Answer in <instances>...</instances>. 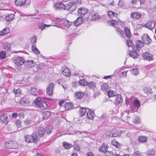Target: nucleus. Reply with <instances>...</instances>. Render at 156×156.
Instances as JSON below:
<instances>
[{"mask_svg":"<svg viewBox=\"0 0 156 156\" xmlns=\"http://www.w3.org/2000/svg\"><path fill=\"white\" fill-rule=\"evenodd\" d=\"M81 4V0H73L72 2H68L64 5L63 9L73 12L76 9V6Z\"/></svg>","mask_w":156,"mask_h":156,"instance_id":"f257e3e1","label":"nucleus"},{"mask_svg":"<svg viewBox=\"0 0 156 156\" xmlns=\"http://www.w3.org/2000/svg\"><path fill=\"white\" fill-rule=\"evenodd\" d=\"M25 141L27 143H34L37 142L38 137L36 133H33L31 135H26L24 136Z\"/></svg>","mask_w":156,"mask_h":156,"instance_id":"f03ea898","label":"nucleus"},{"mask_svg":"<svg viewBox=\"0 0 156 156\" xmlns=\"http://www.w3.org/2000/svg\"><path fill=\"white\" fill-rule=\"evenodd\" d=\"M41 98H38L34 100V102L36 105L42 109H45L48 107L47 103L41 101Z\"/></svg>","mask_w":156,"mask_h":156,"instance_id":"7ed1b4c3","label":"nucleus"},{"mask_svg":"<svg viewBox=\"0 0 156 156\" xmlns=\"http://www.w3.org/2000/svg\"><path fill=\"white\" fill-rule=\"evenodd\" d=\"M14 63L18 66H20L24 64L25 60L22 57L17 56L16 57L13 61Z\"/></svg>","mask_w":156,"mask_h":156,"instance_id":"20e7f679","label":"nucleus"},{"mask_svg":"<svg viewBox=\"0 0 156 156\" xmlns=\"http://www.w3.org/2000/svg\"><path fill=\"white\" fill-rule=\"evenodd\" d=\"M5 146L7 148L13 149L17 148L18 145L16 142L13 141H9L5 143Z\"/></svg>","mask_w":156,"mask_h":156,"instance_id":"39448f33","label":"nucleus"},{"mask_svg":"<svg viewBox=\"0 0 156 156\" xmlns=\"http://www.w3.org/2000/svg\"><path fill=\"white\" fill-rule=\"evenodd\" d=\"M57 22L66 27H69L72 24L71 22L65 19H57Z\"/></svg>","mask_w":156,"mask_h":156,"instance_id":"423d86ee","label":"nucleus"},{"mask_svg":"<svg viewBox=\"0 0 156 156\" xmlns=\"http://www.w3.org/2000/svg\"><path fill=\"white\" fill-rule=\"evenodd\" d=\"M54 84L52 83L49 84L46 89L47 94L49 96H51L53 93Z\"/></svg>","mask_w":156,"mask_h":156,"instance_id":"0eeeda50","label":"nucleus"},{"mask_svg":"<svg viewBox=\"0 0 156 156\" xmlns=\"http://www.w3.org/2000/svg\"><path fill=\"white\" fill-rule=\"evenodd\" d=\"M142 56L145 59L148 61H150L153 60V55L152 54L148 52L143 53L142 54Z\"/></svg>","mask_w":156,"mask_h":156,"instance_id":"6e6552de","label":"nucleus"},{"mask_svg":"<svg viewBox=\"0 0 156 156\" xmlns=\"http://www.w3.org/2000/svg\"><path fill=\"white\" fill-rule=\"evenodd\" d=\"M88 12V9L86 8H80L78 10V15L80 17H82L87 14Z\"/></svg>","mask_w":156,"mask_h":156,"instance_id":"1a4fd4ad","label":"nucleus"},{"mask_svg":"<svg viewBox=\"0 0 156 156\" xmlns=\"http://www.w3.org/2000/svg\"><path fill=\"white\" fill-rule=\"evenodd\" d=\"M142 41L147 45L150 44L151 42V40L147 34H144L142 37Z\"/></svg>","mask_w":156,"mask_h":156,"instance_id":"9d476101","label":"nucleus"},{"mask_svg":"<svg viewBox=\"0 0 156 156\" xmlns=\"http://www.w3.org/2000/svg\"><path fill=\"white\" fill-rule=\"evenodd\" d=\"M35 63L32 60H27L24 62V67L27 68H29L34 67Z\"/></svg>","mask_w":156,"mask_h":156,"instance_id":"9b49d317","label":"nucleus"},{"mask_svg":"<svg viewBox=\"0 0 156 156\" xmlns=\"http://www.w3.org/2000/svg\"><path fill=\"white\" fill-rule=\"evenodd\" d=\"M144 44L143 42L142 41H141L140 40L137 41L136 44L135 46L133 47V49L139 51L140 48L144 46Z\"/></svg>","mask_w":156,"mask_h":156,"instance_id":"f8f14e48","label":"nucleus"},{"mask_svg":"<svg viewBox=\"0 0 156 156\" xmlns=\"http://www.w3.org/2000/svg\"><path fill=\"white\" fill-rule=\"evenodd\" d=\"M20 103L25 106H28L30 104V101L28 98L26 97L22 98L20 101Z\"/></svg>","mask_w":156,"mask_h":156,"instance_id":"ddd939ff","label":"nucleus"},{"mask_svg":"<svg viewBox=\"0 0 156 156\" xmlns=\"http://www.w3.org/2000/svg\"><path fill=\"white\" fill-rule=\"evenodd\" d=\"M155 23L154 21H149L144 26L150 30H151L155 27Z\"/></svg>","mask_w":156,"mask_h":156,"instance_id":"4468645a","label":"nucleus"},{"mask_svg":"<svg viewBox=\"0 0 156 156\" xmlns=\"http://www.w3.org/2000/svg\"><path fill=\"white\" fill-rule=\"evenodd\" d=\"M142 14L136 12H132L131 14V17L133 19H138L142 16Z\"/></svg>","mask_w":156,"mask_h":156,"instance_id":"2eb2a0df","label":"nucleus"},{"mask_svg":"<svg viewBox=\"0 0 156 156\" xmlns=\"http://www.w3.org/2000/svg\"><path fill=\"white\" fill-rule=\"evenodd\" d=\"M87 109H88V111L87 114V116L89 119L92 120L93 119L94 117L95 116V115L94 112L90 110L89 108H87Z\"/></svg>","mask_w":156,"mask_h":156,"instance_id":"dca6fc26","label":"nucleus"},{"mask_svg":"<svg viewBox=\"0 0 156 156\" xmlns=\"http://www.w3.org/2000/svg\"><path fill=\"white\" fill-rule=\"evenodd\" d=\"M64 4L62 2H56L54 5L53 7L56 10H59L61 9H63Z\"/></svg>","mask_w":156,"mask_h":156,"instance_id":"f3484780","label":"nucleus"},{"mask_svg":"<svg viewBox=\"0 0 156 156\" xmlns=\"http://www.w3.org/2000/svg\"><path fill=\"white\" fill-rule=\"evenodd\" d=\"M137 51H136V50L133 49V51H129V55L131 57L133 58H137L139 55L138 54L137 52Z\"/></svg>","mask_w":156,"mask_h":156,"instance_id":"a211bd4d","label":"nucleus"},{"mask_svg":"<svg viewBox=\"0 0 156 156\" xmlns=\"http://www.w3.org/2000/svg\"><path fill=\"white\" fill-rule=\"evenodd\" d=\"M122 102L121 95L118 94L115 96L114 101V103L115 105H118Z\"/></svg>","mask_w":156,"mask_h":156,"instance_id":"6ab92c4d","label":"nucleus"},{"mask_svg":"<svg viewBox=\"0 0 156 156\" xmlns=\"http://www.w3.org/2000/svg\"><path fill=\"white\" fill-rule=\"evenodd\" d=\"M0 119L2 122L6 124L8 123L9 118L6 114H3L0 116Z\"/></svg>","mask_w":156,"mask_h":156,"instance_id":"aec40b11","label":"nucleus"},{"mask_svg":"<svg viewBox=\"0 0 156 156\" xmlns=\"http://www.w3.org/2000/svg\"><path fill=\"white\" fill-rule=\"evenodd\" d=\"M76 98L78 99H81L84 95V93L82 92H76L75 94Z\"/></svg>","mask_w":156,"mask_h":156,"instance_id":"412c9836","label":"nucleus"},{"mask_svg":"<svg viewBox=\"0 0 156 156\" xmlns=\"http://www.w3.org/2000/svg\"><path fill=\"white\" fill-rule=\"evenodd\" d=\"M73 105L71 103L66 102L65 105V109L66 110H70L73 108Z\"/></svg>","mask_w":156,"mask_h":156,"instance_id":"4be33fe9","label":"nucleus"},{"mask_svg":"<svg viewBox=\"0 0 156 156\" xmlns=\"http://www.w3.org/2000/svg\"><path fill=\"white\" fill-rule=\"evenodd\" d=\"M38 135L40 137H42L44 134V129L43 127L40 126L38 129Z\"/></svg>","mask_w":156,"mask_h":156,"instance_id":"5701e85b","label":"nucleus"},{"mask_svg":"<svg viewBox=\"0 0 156 156\" xmlns=\"http://www.w3.org/2000/svg\"><path fill=\"white\" fill-rule=\"evenodd\" d=\"M87 108L83 107L80 108L79 110V113L80 116L82 117L85 114L86 112L88 109Z\"/></svg>","mask_w":156,"mask_h":156,"instance_id":"b1692460","label":"nucleus"},{"mask_svg":"<svg viewBox=\"0 0 156 156\" xmlns=\"http://www.w3.org/2000/svg\"><path fill=\"white\" fill-rule=\"evenodd\" d=\"M108 148L107 145L105 144H103L99 147V150L101 152H105L107 151Z\"/></svg>","mask_w":156,"mask_h":156,"instance_id":"393cba45","label":"nucleus"},{"mask_svg":"<svg viewBox=\"0 0 156 156\" xmlns=\"http://www.w3.org/2000/svg\"><path fill=\"white\" fill-rule=\"evenodd\" d=\"M26 0H15V4L17 6H21L26 2Z\"/></svg>","mask_w":156,"mask_h":156,"instance_id":"a878e982","label":"nucleus"},{"mask_svg":"<svg viewBox=\"0 0 156 156\" xmlns=\"http://www.w3.org/2000/svg\"><path fill=\"white\" fill-rule=\"evenodd\" d=\"M83 19L82 17H80L78 18L77 19L74 21L73 23L76 26H78L82 23Z\"/></svg>","mask_w":156,"mask_h":156,"instance_id":"bb28decb","label":"nucleus"},{"mask_svg":"<svg viewBox=\"0 0 156 156\" xmlns=\"http://www.w3.org/2000/svg\"><path fill=\"white\" fill-rule=\"evenodd\" d=\"M111 144L118 148L121 147V145L115 140V139L112 140Z\"/></svg>","mask_w":156,"mask_h":156,"instance_id":"cd10ccee","label":"nucleus"},{"mask_svg":"<svg viewBox=\"0 0 156 156\" xmlns=\"http://www.w3.org/2000/svg\"><path fill=\"white\" fill-rule=\"evenodd\" d=\"M52 127L51 126H49L44 129V134L48 135L51 133Z\"/></svg>","mask_w":156,"mask_h":156,"instance_id":"c85d7f7f","label":"nucleus"},{"mask_svg":"<svg viewBox=\"0 0 156 156\" xmlns=\"http://www.w3.org/2000/svg\"><path fill=\"white\" fill-rule=\"evenodd\" d=\"M62 73L63 75L66 76H69L71 75L70 70L67 68H65L62 71Z\"/></svg>","mask_w":156,"mask_h":156,"instance_id":"c756f323","label":"nucleus"},{"mask_svg":"<svg viewBox=\"0 0 156 156\" xmlns=\"http://www.w3.org/2000/svg\"><path fill=\"white\" fill-rule=\"evenodd\" d=\"M9 32V28H6L2 30V31H0V36H3L8 33Z\"/></svg>","mask_w":156,"mask_h":156,"instance_id":"7c9ffc66","label":"nucleus"},{"mask_svg":"<svg viewBox=\"0 0 156 156\" xmlns=\"http://www.w3.org/2000/svg\"><path fill=\"white\" fill-rule=\"evenodd\" d=\"M51 112L49 111H45L43 113V118L44 119H48L51 115Z\"/></svg>","mask_w":156,"mask_h":156,"instance_id":"2f4dec72","label":"nucleus"},{"mask_svg":"<svg viewBox=\"0 0 156 156\" xmlns=\"http://www.w3.org/2000/svg\"><path fill=\"white\" fill-rule=\"evenodd\" d=\"M87 85L90 89L92 90L94 89L96 87L95 83L94 82H88Z\"/></svg>","mask_w":156,"mask_h":156,"instance_id":"473e14b6","label":"nucleus"},{"mask_svg":"<svg viewBox=\"0 0 156 156\" xmlns=\"http://www.w3.org/2000/svg\"><path fill=\"white\" fill-rule=\"evenodd\" d=\"M108 16L111 18H113L117 16V14L112 11H108L107 12Z\"/></svg>","mask_w":156,"mask_h":156,"instance_id":"72a5a7b5","label":"nucleus"},{"mask_svg":"<svg viewBox=\"0 0 156 156\" xmlns=\"http://www.w3.org/2000/svg\"><path fill=\"white\" fill-rule=\"evenodd\" d=\"M124 30L126 37L128 38H130L131 36V33L130 30L126 27H125Z\"/></svg>","mask_w":156,"mask_h":156,"instance_id":"f704fd0d","label":"nucleus"},{"mask_svg":"<svg viewBox=\"0 0 156 156\" xmlns=\"http://www.w3.org/2000/svg\"><path fill=\"white\" fill-rule=\"evenodd\" d=\"M14 15L13 14H10L5 17V20L8 22L11 21L14 18Z\"/></svg>","mask_w":156,"mask_h":156,"instance_id":"c9c22d12","label":"nucleus"},{"mask_svg":"<svg viewBox=\"0 0 156 156\" xmlns=\"http://www.w3.org/2000/svg\"><path fill=\"white\" fill-rule=\"evenodd\" d=\"M146 155L147 156H156V152L151 150L147 152Z\"/></svg>","mask_w":156,"mask_h":156,"instance_id":"e433bc0d","label":"nucleus"},{"mask_svg":"<svg viewBox=\"0 0 156 156\" xmlns=\"http://www.w3.org/2000/svg\"><path fill=\"white\" fill-rule=\"evenodd\" d=\"M90 16L92 17V20H95L96 19H98L99 18L98 17V14L95 12H94L91 13Z\"/></svg>","mask_w":156,"mask_h":156,"instance_id":"4c0bfd02","label":"nucleus"},{"mask_svg":"<svg viewBox=\"0 0 156 156\" xmlns=\"http://www.w3.org/2000/svg\"><path fill=\"white\" fill-rule=\"evenodd\" d=\"M133 104L135 107L138 108L140 106V103L139 101L136 99L133 101Z\"/></svg>","mask_w":156,"mask_h":156,"instance_id":"58836bf2","label":"nucleus"},{"mask_svg":"<svg viewBox=\"0 0 156 156\" xmlns=\"http://www.w3.org/2000/svg\"><path fill=\"white\" fill-rule=\"evenodd\" d=\"M109 25L115 27L117 25L118 22L115 20H112L110 21H108Z\"/></svg>","mask_w":156,"mask_h":156,"instance_id":"ea45409f","label":"nucleus"},{"mask_svg":"<svg viewBox=\"0 0 156 156\" xmlns=\"http://www.w3.org/2000/svg\"><path fill=\"white\" fill-rule=\"evenodd\" d=\"M131 74L134 75H136L139 73V69H133L130 70Z\"/></svg>","mask_w":156,"mask_h":156,"instance_id":"a19ab883","label":"nucleus"},{"mask_svg":"<svg viewBox=\"0 0 156 156\" xmlns=\"http://www.w3.org/2000/svg\"><path fill=\"white\" fill-rule=\"evenodd\" d=\"M144 92L147 95L151 94L152 91L151 89L147 87H144L143 89Z\"/></svg>","mask_w":156,"mask_h":156,"instance_id":"79ce46f5","label":"nucleus"},{"mask_svg":"<svg viewBox=\"0 0 156 156\" xmlns=\"http://www.w3.org/2000/svg\"><path fill=\"white\" fill-rule=\"evenodd\" d=\"M63 147L67 149H69L70 147H72V145L66 142L63 143Z\"/></svg>","mask_w":156,"mask_h":156,"instance_id":"37998d69","label":"nucleus"},{"mask_svg":"<svg viewBox=\"0 0 156 156\" xmlns=\"http://www.w3.org/2000/svg\"><path fill=\"white\" fill-rule=\"evenodd\" d=\"M32 49L34 52L37 54H39L40 53V51L38 50L36 47L35 44L33 45L31 47Z\"/></svg>","mask_w":156,"mask_h":156,"instance_id":"c03bdc74","label":"nucleus"},{"mask_svg":"<svg viewBox=\"0 0 156 156\" xmlns=\"http://www.w3.org/2000/svg\"><path fill=\"white\" fill-rule=\"evenodd\" d=\"M139 2L137 5H134V7L136 8H139L142 4H144L145 2V0H139Z\"/></svg>","mask_w":156,"mask_h":156,"instance_id":"a18cd8bd","label":"nucleus"},{"mask_svg":"<svg viewBox=\"0 0 156 156\" xmlns=\"http://www.w3.org/2000/svg\"><path fill=\"white\" fill-rule=\"evenodd\" d=\"M101 89L103 91H105L108 89V86L107 83H104L101 85Z\"/></svg>","mask_w":156,"mask_h":156,"instance_id":"49530a36","label":"nucleus"},{"mask_svg":"<svg viewBox=\"0 0 156 156\" xmlns=\"http://www.w3.org/2000/svg\"><path fill=\"white\" fill-rule=\"evenodd\" d=\"M138 141L140 142H146L147 140L146 137L144 136H140L138 138Z\"/></svg>","mask_w":156,"mask_h":156,"instance_id":"de8ad7c7","label":"nucleus"},{"mask_svg":"<svg viewBox=\"0 0 156 156\" xmlns=\"http://www.w3.org/2000/svg\"><path fill=\"white\" fill-rule=\"evenodd\" d=\"M115 30L118 34H119L120 36L122 37L124 35L123 31L120 29L118 27H116Z\"/></svg>","mask_w":156,"mask_h":156,"instance_id":"09e8293b","label":"nucleus"},{"mask_svg":"<svg viewBox=\"0 0 156 156\" xmlns=\"http://www.w3.org/2000/svg\"><path fill=\"white\" fill-rule=\"evenodd\" d=\"M76 141H75L74 142V144L73 146L74 149V150H76L77 151H80V148L79 145L76 144Z\"/></svg>","mask_w":156,"mask_h":156,"instance_id":"8fccbe9b","label":"nucleus"},{"mask_svg":"<svg viewBox=\"0 0 156 156\" xmlns=\"http://www.w3.org/2000/svg\"><path fill=\"white\" fill-rule=\"evenodd\" d=\"M50 26V25L41 24L39 25V28L41 29V30H42L45 27Z\"/></svg>","mask_w":156,"mask_h":156,"instance_id":"3c124183","label":"nucleus"},{"mask_svg":"<svg viewBox=\"0 0 156 156\" xmlns=\"http://www.w3.org/2000/svg\"><path fill=\"white\" fill-rule=\"evenodd\" d=\"M108 95L109 97H114L115 96V92L112 90H109L108 92Z\"/></svg>","mask_w":156,"mask_h":156,"instance_id":"603ef678","label":"nucleus"},{"mask_svg":"<svg viewBox=\"0 0 156 156\" xmlns=\"http://www.w3.org/2000/svg\"><path fill=\"white\" fill-rule=\"evenodd\" d=\"M87 81L85 79L81 80L79 81L80 83L82 86L87 85Z\"/></svg>","mask_w":156,"mask_h":156,"instance_id":"864d4df0","label":"nucleus"},{"mask_svg":"<svg viewBox=\"0 0 156 156\" xmlns=\"http://www.w3.org/2000/svg\"><path fill=\"white\" fill-rule=\"evenodd\" d=\"M6 53L5 51H2L0 52V58L2 59H4L5 58Z\"/></svg>","mask_w":156,"mask_h":156,"instance_id":"5fc2aeb1","label":"nucleus"},{"mask_svg":"<svg viewBox=\"0 0 156 156\" xmlns=\"http://www.w3.org/2000/svg\"><path fill=\"white\" fill-rule=\"evenodd\" d=\"M112 131H107L105 133L106 136H109L110 137H112Z\"/></svg>","mask_w":156,"mask_h":156,"instance_id":"6e6d98bb","label":"nucleus"},{"mask_svg":"<svg viewBox=\"0 0 156 156\" xmlns=\"http://www.w3.org/2000/svg\"><path fill=\"white\" fill-rule=\"evenodd\" d=\"M133 156H143V155L142 153L137 151L133 153Z\"/></svg>","mask_w":156,"mask_h":156,"instance_id":"4d7b16f0","label":"nucleus"},{"mask_svg":"<svg viewBox=\"0 0 156 156\" xmlns=\"http://www.w3.org/2000/svg\"><path fill=\"white\" fill-rule=\"evenodd\" d=\"M31 93L34 95H36L37 94L36 89L35 88H31Z\"/></svg>","mask_w":156,"mask_h":156,"instance_id":"13d9d810","label":"nucleus"},{"mask_svg":"<svg viewBox=\"0 0 156 156\" xmlns=\"http://www.w3.org/2000/svg\"><path fill=\"white\" fill-rule=\"evenodd\" d=\"M104 154L105 156H114V155L112 151H107Z\"/></svg>","mask_w":156,"mask_h":156,"instance_id":"bf43d9fd","label":"nucleus"},{"mask_svg":"<svg viewBox=\"0 0 156 156\" xmlns=\"http://www.w3.org/2000/svg\"><path fill=\"white\" fill-rule=\"evenodd\" d=\"M127 44L128 46L131 47L133 44L132 41L130 39L127 40Z\"/></svg>","mask_w":156,"mask_h":156,"instance_id":"052dcab7","label":"nucleus"},{"mask_svg":"<svg viewBox=\"0 0 156 156\" xmlns=\"http://www.w3.org/2000/svg\"><path fill=\"white\" fill-rule=\"evenodd\" d=\"M15 123L17 126L20 127L21 126V122L20 120H17L15 122Z\"/></svg>","mask_w":156,"mask_h":156,"instance_id":"680f3d73","label":"nucleus"},{"mask_svg":"<svg viewBox=\"0 0 156 156\" xmlns=\"http://www.w3.org/2000/svg\"><path fill=\"white\" fill-rule=\"evenodd\" d=\"M24 122L26 125H28L31 124V121L29 119H26L24 121Z\"/></svg>","mask_w":156,"mask_h":156,"instance_id":"e2e57ef3","label":"nucleus"},{"mask_svg":"<svg viewBox=\"0 0 156 156\" xmlns=\"http://www.w3.org/2000/svg\"><path fill=\"white\" fill-rule=\"evenodd\" d=\"M119 132L116 131L114 132V133H113V132L112 131V137H116L117 136L119 135Z\"/></svg>","mask_w":156,"mask_h":156,"instance_id":"0e129e2a","label":"nucleus"},{"mask_svg":"<svg viewBox=\"0 0 156 156\" xmlns=\"http://www.w3.org/2000/svg\"><path fill=\"white\" fill-rule=\"evenodd\" d=\"M139 2V0H132L131 3L134 5L133 6L134 7V5H137Z\"/></svg>","mask_w":156,"mask_h":156,"instance_id":"69168bd1","label":"nucleus"},{"mask_svg":"<svg viewBox=\"0 0 156 156\" xmlns=\"http://www.w3.org/2000/svg\"><path fill=\"white\" fill-rule=\"evenodd\" d=\"M36 37H34L31 40V42L32 44H33V45H34L35 43H36Z\"/></svg>","mask_w":156,"mask_h":156,"instance_id":"338daca9","label":"nucleus"},{"mask_svg":"<svg viewBox=\"0 0 156 156\" xmlns=\"http://www.w3.org/2000/svg\"><path fill=\"white\" fill-rule=\"evenodd\" d=\"M60 151L59 150H56L55 152V154L56 156H58L60 155Z\"/></svg>","mask_w":156,"mask_h":156,"instance_id":"774afa93","label":"nucleus"}]
</instances>
